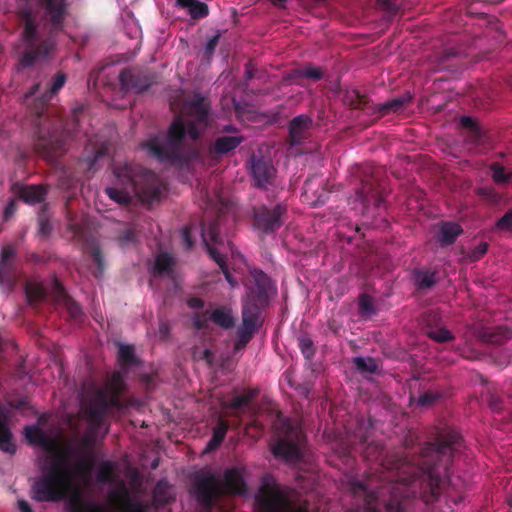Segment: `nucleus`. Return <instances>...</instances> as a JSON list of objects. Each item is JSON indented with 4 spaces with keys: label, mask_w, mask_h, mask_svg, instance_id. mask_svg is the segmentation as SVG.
<instances>
[{
    "label": "nucleus",
    "mask_w": 512,
    "mask_h": 512,
    "mask_svg": "<svg viewBox=\"0 0 512 512\" xmlns=\"http://www.w3.org/2000/svg\"><path fill=\"white\" fill-rule=\"evenodd\" d=\"M487 402H488L489 407L494 412H500L503 409V400L499 395H497L495 393L488 394Z\"/></svg>",
    "instance_id": "obj_62"
},
{
    "label": "nucleus",
    "mask_w": 512,
    "mask_h": 512,
    "mask_svg": "<svg viewBox=\"0 0 512 512\" xmlns=\"http://www.w3.org/2000/svg\"><path fill=\"white\" fill-rule=\"evenodd\" d=\"M460 126L467 130V139L473 144H479L482 140V130L477 122L470 116H461L459 120Z\"/></svg>",
    "instance_id": "obj_34"
},
{
    "label": "nucleus",
    "mask_w": 512,
    "mask_h": 512,
    "mask_svg": "<svg viewBox=\"0 0 512 512\" xmlns=\"http://www.w3.org/2000/svg\"><path fill=\"white\" fill-rule=\"evenodd\" d=\"M409 502L406 499L396 500L390 499L386 504V509L389 512H407Z\"/></svg>",
    "instance_id": "obj_56"
},
{
    "label": "nucleus",
    "mask_w": 512,
    "mask_h": 512,
    "mask_svg": "<svg viewBox=\"0 0 512 512\" xmlns=\"http://www.w3.org/2000/svg\"><path fill=\"white\" fill-rule=\"evenodd\" d=\"M354 365L360 372L376 373L379 370L378 362L374 358L356 357Z\"/></svg>",
    "instance_id": "obj_46"
},
{
    "label": "nucleus",
    "mask_w": 512,
    "mask_h": 512,
    "mask_svg": "<svg viewBox=\"0 0 512 512\" xmlns=\"http://www.w3.org/2000/svg\"><path fill=\"white\" fill-rule=\"evenodd\" d=\"M462 443L458 431L441 429L421 448L417 467L411 465L407 456L398 454L383 465L397 472V481L407 486L414 497L430 504L439 499L446 487L454 455Z\"/></svg>",
    "instance_id": "obj_1"
},
{
    "label": "nucleus",
    "mask_w": 512,
    "mask_h": 512,
    "mask_svg": "<svg viewBox=\"0 0 512 512\" xmlns=\"http://www.w3.org/2000/svg\"><path fill=\"white\" fill-rule=\"evenodd\" d=\"M54 463L40 465L42 475L31 487L32 498L38 502H60L75 492L69 501L68 512H107L98 502L81 499L72 481V470L68 466L69 453H57Z\"/></svg>",
    "instance_id": "obj_4"
},
{
    "label": "nucleus",
    "mask_w": 512,
    "mask_h": 512,
    "mask_svg": "<svg viewBox=\"0 0 512 512\" xmlns=\"http://www.w3.org/2000/svg\"><path fill=\"white\" fill-rule=\"evenodd\" d=\"M195 497L204 512H212L217 500L223 495H243L246 483L238 468L225 471L223 479L214 473L200 474L194 482Z\"/></svg>",
    "instance_id": "obj_6"
},
{
    "label": "nucleus",
    "mask_w": 512,
    "mask_h": 512,
    "mask_svg": "<svg viewBox=\"0 0 512 512\" xmlns=\"http://www.w3.org/2000/svg\"><path fill=\"white\" fill-rule=\"evenodd\" d=\"M298 347L306 360L311 361L314 358L316 349L312 339L306 336L299 337Z\"/></svg>",
    "instance_id": "obj_47"
},
{
    "label": "nucleus",
    "mask_w": 512,
    "mask_h": 512,
    "mask_svg": "<svg viewBox=\"0 0 512 512\" xmlns=\"http://www.w3.org/2000/svg\"><path fill=\"white\" fill-rule=\"evenodd\" d=\"M201 231L203 244L206 247L207 253L211 257V259H213L218 264L222 273L225 276V279L232 286H235L236 281L229 271L224 255H222L220 251L216 247H214V245H223L222 238L220 237L218 220L215 219L208 223L203 222Z\"/></svg>",
    "instance_id": "obj_12"
},
{
    "label": "nucleus",
    "mask_w": 512,
    "mask_h": 512,
    "mask_svg": "<svg viewBox=\"0 0 512 512\" xmlns=\"http://www.w3.org/2000/svg\"><path fill=\"white\" fill-rule=\"evenodd\" d=\"M40 6L44 9L51 28L53 31H60L63 29L64 21L68 16V1L67 0H38Z\"/></svg>",
    "instance_id": "obj_17"
},
{
    "label": "nucleus",
    "mask_w": 512,
    "mask_h": 512,
    "mask_svg": "<svg viewBox=\"0 0 512 512\" xmlns=\"http://www.w3.org/2000/svg\"><path fill=\"white\" fill-rule=\"evenodd\" d=\"M496 227L499 230L512 229V210L507 211L501 218L497 220Z\"/></svg>",
    "instance_id": "obj_60"
},
{
    "label": "nucleus",
    "mask_w": 512,
    "mask_h": 512,
    "mask_svg": "<svg viewBox=\"0 0 512 512\" xmlns=\"http://www.w3.org/2000/svg\"><path fill=\"white\" fill-rule=\"evenodd\" d=\"M255 502L256 512H308L304 508L295 509L288 496L276 484L262 485Z\"/></svg>",
    "instance_id": "obj_11"
},
{
    "label": "nucleus",
    "mask_w": 512,
    "mask_h": 512,
    "mask_svg": "<svg viewBox=\"0 0 512 512\" xmlns=\"http://www.w3.org/2000/svg\"><path fill=\"white\" fill-rule=\"evenodd\" d=\"M252 398V394L237 395L229 401L227 406L231 409L239 410L240 408L247 406L251 402Z\"/></svg>",
    "instance_id": "obj_51"
},
{
    "label": "nucleus",
    "mask_w": 512,
    "mask_h": 512,
    "mask_svg": "<svg viewBox=\"0 0 512 512\" xmlns=\"http://www.w3.org/2000/svg\"><path fill=\"white\" fill-rule=\"evenodd\" d=\"M52 297L55 304L64 308L71 319L81 320L83 316L81 306L68 295L64 286L57 279L53 281Z\"/></svg>",
    "instance_id": "obj_18"
},
{
    "label": "nucleus",
    "mask_w": 512,
    "mask_h": 512,
    "mask_svg": "<svg viewBox=\"0 0 512 512\" xmlns=\"http://www.w3.org/2000/svg\"><path fill=\"white\" fill-rule=\"evenodd\" d=\"M414 281L419 290H426L437 283L436 272L430 270L414 271Z\"/></svg>",
    "instance_id": "obj_35"
},
{
    "label": "nucleus",
    "mask_w": 512,
    "mask_h": 512,
    "mask_svg": "<svg viewBox=\"0 0 512 512\" xmlns=\"http://www.w3.org/2000/svg\"><path fill=\"white\" fill-rule=\"evenodd\" d=\"M154 81L155 77L151 72L134 67L125 68L119 74L120 86L124 92H144Z\"/></svg>",
    "instance_id": "obj_13"
},
{
    "label": "nucleus",
    "mask_w": 512,
    "mask_h": 512,
    "mask_svg": "<svg viewBox=\"0 0 512 512\" xmlns=\"http://www.w3.org/2000/svg\"><path fill=\"white\" fill-rule=\"evenodd\" d=\"M0 450L11 455L17 451L13 434L9 428V417L2 408H0Z\"/></svg>",
    "instance_id": "obj_24"
},
{
    "label": "nucleus",
    "mask_w": 512,
    "mask_h": 512,
    "mask_svg": "<svg viewBox=\"0 0 512 512\" xmlns=\"http://www.w3.org/2000/svg\"><path fill=\"white\" fill-rule=\"evenodd\" d=\"M439 398V395L432 392H425L419 397L418 403L421 406H429L433 404L437 399Z\"/></svg>",
    "instance_id": "obj_63"
},
{
    "label": "nucleus",
    "mask_w": 512,
    "mask_h": 512,
    "mask_svg": "<svg viewBox=\"0 0 512 512\" xmlns=\"http://www.w3.org/2000/svg\"><path fill=\"white\" fill-rule=\"evenodd\" d=\"M342 101L351 109L362 110L371 115L373 103L367 95L361 94L357 89H346L343 92Z\"/></svg>",
    "instance_id": "obj_23"
},
{
    "label": "nucleus",
    "mask_w": 512,
    "mask_h": 512,
    "mask_svg": "<svg viewBox=\"0 0 512 512\" xmlns=\"http://www.w3.org/2000/svg\"><path fill=\"white\" fill-rule=\"evenodd\" d=\"M458 56V52L454 48H446L437 53L434 58L436 61L435 68L437 70L449 67V61Z\"/></svg>",
    "instance_id": "obj_43"
},
{
    "label": "nucleus",
    "mask_w": 512,
    "mask_h": 512,
    "mask_svg": "<svg viewBox=\"0 0 512 512\" xmlns=\"http://www.w3.org/2000/svg\"><path fill=\"white\" fill-rule=\"evenodd\" d=\"M24 29L21 35L22 41L25 46L39 44L40 35L38 31V24L31 12L26 11L23 14Z\"/></svg>",
    "instance_id": "obj_28"
},
{
    "label": "nucleus",
    "mask_w": 512,
    "mask_h": 512,
    "mask_svg": "<svg viewBox=\"0 0 512 512\" xmlns=\"http://www.w3.org/2000/svg\"><path fill=\"white\" fill-rule=\"evenodd\" d=\"M250 172L255 185L266 189L274 184L277 171L269 158L253 154L250 158Z\"/></svg>",
    "instance_id": "obj_15"
},
{
    "label": "nucleus",
    "mask_w": 512,
    "mask_h": 512,
    "mask_svg": "<svg viewBox=\"0 0 512 512\" xmlns=\"http://www.w3.org/2000/svg\"><path fill=\"white\" fill-rule=\"evenodd\" d=\"M66 219L68 222L66 230L71 234L70 240L74 243L80 244L83 251L91 257L92 261L96 265V268L92 270L91 273L95 278H101L105 270V260L99 243L88 235L84 223L77 220V216L72 213L67 203Z\"/></svg>",
    "instance_id": "obj_8"
},
{
    "label": "nucleus",
    "mask_w": 512,
    "mask_h": 512,
    "mask_svg": "<svg viewBox=\"0 0 512 512\" xmlns=\"http://www.w3.org/2000/svg\"><path fill=\"white\" fill-rule=\"evenodd\" d=\"M437 319V314L432 312L427 314V336L437 343H447L453 341L455 336L450 330L446 329L445 327L432 325V321H436Z\"/></svg>",
    "instance_id": "obj_29"
},
{
    "label": "nucleus",
    "mask_w": 512,
    "mask_h": 512,
    "mask_svg": "<svg viewBox=\"0 0 512 512\" xmlns=\"http://www.w3.org/2000/svg\"><path fill=\"white\" fill-rule=\"evenodd\" d=\"M107 149L104 146H100L93 150L91 155H88L87 160L89 162V168L92 169L96 163L106 155Z\"/></svg>",
    "instance_id": "obj_59"
},
{
    "label": "nucleus",
    "mask_w": 512,
    "mask_h": 512,
    "mask_svg": "<svg viewBox=\"0 0 512 512\" xmlns=\"http://www.w3.org/2000/svg\"><path fill=\"white\" fill-rule=\"evenodd\" d=\"M312 125V119L302 114L294 117L289 123V137L293 145L301 143L306 138V132Z\"/></svg>",
    "instance_id": "obj_26"
},
{
    "label": "nucleus",
    "mask_w": 512,
    "mask_h": 512,
    "mask_svg": "<svg viewBox=\"0 0 512 512\" xmlns=\"http://www.w3.org/2000/svg\"><path fill=\"white\" fill-rule=\"evenodd\" d=\"M476 193L483 201L490 205H497L502 199L500 193L494 187H480L476 190Z\"/></svg>",
    "instance_id": "obj_42"
},
{
    "label": "nucleus",
    "mask_w": 512,
    "mask_h": 512,
    "mask_svg": "<svg viewBox=\"0 0 512 512\" xmlns=\"http://www.w3.org/2000/svg\"><path fill=\"white\" fill-rule=\"evenodd\" d=\"M211 103L200 93H193L184 101L185 121L177 116L171 122L166 134L150 137L143 148L163 163L183 168L200 159V152L186 145V137L197 141L210 124Z\"/></svg>",
    "instance_id": "obj_2"
},
{
    "label": "nucleus",
    "mask_w": 512,
    "mask_h": 512,
    "mask_svg": "<svg viewBox=\"0 0 512 512\" xmlns=\"http://www.w3.org/2000/svg\"><path fill=\"white\" fill-rule=\"evenodd\" d=\"M303 67V73L305 79H311L313 81H319L323 78L324 72L321 68L316 67L312 64H307Z\"/></svg>",
    "instance_id": "obj_53"
},
{
    "label": "nucleus",
    "mask_w": 512,
    "mask_h": 512,
    "mask_svg": "<svg viewBox=\"0 0 512 512\" xmlns=\"http://www.w3.org/2000/svg\"><path fill=\"white\" fill-rule=\"evenodd\" d=\"M305 79L303 73V67L292 69L285 75V80L291 84L303 86V80Z\"/></svg>",
    "instance_id": "obj_55"
},
{
    "label": "nucleus",
    "mask_w": 512,
    "mask_h": 512,
    "mask_svg": "<svg viewBox=\"0 0 512 512\" xmlns=\"http://www.w3.org/2000/svg\"><path fill=\"white\" fill-rule=\"evenodd\" d=\"M47 188L43 185H27L19 190V197L28 204H36L44 201Z\"/></svg>",
    "instance_id": "obj_32"
},
{
    "label": "nucleus",
    "mask_w": 512,
    "mask_h": 512,
    "mask_svg": "<svg viewBox=\"0 0 512 512\" xmlns=\"http://www.w3.org/2000/svg\"><path fill=\"white\" fill-rule=\"evenodd\" d=\"M26 298L29 304H35L46 297V292L41 285L27 284L25 287Z\"/></svg>",
    "instance_id": "obj_45"
},
{
    "label": "nucleus",
    "mask_w": 512,
    "mask_h": 512,
    "mask_svg": "<svg viewBox=\"0 0 512 512\" xmlns=\"http://www.w3.org/2000/svg\"><path fill=\"white\" fill-rule=\"evenodd\" d=\"M89 407L108 413L110 408H120L122 404L120 399L109 395L107 390L98 389Z\"/></svg>",
    "instance_id": "obj_30"
},
{
    "label": "nucleus",
    "mask_w": 512,
    "mask_h": 512,
    "mask_svg": "<svg viewBox=\"0 0 512 512\" xmlns=\"http://www.w3.org/2000/svg\"><path fill=\"white\" fill-rule=\"evenodd\" d=\"M94 467V460L89 457H82L78 461H76L74 468L70 469L72 470V478L76 475H82L87 476Z\"/></svg>",
    "instance_id": "obj_44"
},
{
    "label": "nucleus",
    "mask_w": 512,
    "mask_h": 512,
    "mask_svg": "<svg viewBox=\"0 0 512 512\" xmlns=\"http://www.w3.org/2000/svg\"><path fill=\"white\" fill-rule=\"evenodd\" d=\"M284 433L272 446V453L289 463H297L303 459L306 437L303 431L291 421L283 423Z\"/></svg>",
    "instance_id": "obj_10"
},
{
    "label": "nucleus",
    "mask_w": 512,
    "mask_h": 512,
    "mask_svg": "<svg viewBox=\"0 0 512 512\" xmlns=\"http://www.w3.org/2000/svg\"><path fill=\"white\" fill-rule=\"evenodd\" d=\"M379 6H381L384 10L391 14H395L397 12V6L393 3L392 0H377Z\"/></svg>",
    "instance_id": "obj_64"
},
{
    "label": "nucleus",
    "mask_w": 512,
    "mask_h": 512,
    "mask_svg": "<svg viewBox=\"0 0 512 512\" xmlns=\"http://www.w3.org/2000/svg\"><path fill=\"white\" fill-rule=\"evenodd\" d=\"M210 321L223 329H231L235 325L232 309L228 306H220L210 312Z\"/></svg>",
    "instance_id": "obj_31"
},
{
    "label": "nucleus",
    "mask_w": 512,
    "mask_h": 512,
    "mask_svg": "<svg viewBox=\"0 0 512 512\" xmlns=\"http://www.w3.org/2000/svg\"><path fill=\"white\" fill-rule=\"evenodd\" d=\"M488 243L485 241L480 242L477 246L472 248L468 253L470 261L475 262L480 260L488 251Z\"/></svg>",
    "instance_id": "obj_54"
},
{
    "label": "nucleus",
    "mask_w": 512,
    "mask_h": 512,
    "mask_svg": "<svg viewBox=\"0 0 512 512\" xmlns=\"http://www.w3.org/2000/svg\"><path fill=\"white\" fill-rule=\"evenodd\" d=\"M229 427L230 425L228 421L222 418L218 420L217 425L213 429L212 437L207 443V451H214L221 446L229 430Z\"/></svg>",
    "instance_id": "obj_33"
},
{
    "label": "nucleus",
    "mask_w": 512,
    "mask_h": 512,
    "mask_svg": "<svg viewBox=\"0 0 512 512\" xmlns=\"http://www.w3.org/2000/svg\"><path fill=\"white\" fill-rule=\"evenodd\" d=\"M87 413L90 425L94 430L99 429L104 424L107 412L89 407Z\"/></svg>",
    "instance_id": "obj_48"
},
{
    "label": "nucleus",
    "mask_w": 512,
    "mask_h": 512,
    "mask_svg": "<svg viewBox=\"0 0 512 512\" xmlns=\"http://www.w3.org/2000/svg\"><path fill=\"white\" fill-rule=\"evenodd\" d=\"M220 34L212 36L206 43L204 49V57L209 61L213 56L215 49L219 43Z\"/></svg>",
    "instance_id": "obj_58"
},
{
    "label": "nucleus",
    "mask_w": 512,
    "mask_h": 512,
    "mask_svg": "<svg viewBox=\"0 0 512 512\" xmlns=\"http://www.w3.org/2000/svg\"><path fill=\"white\" fill-rule=\"evenodd\" d=\"M188 12H189L191 18H193V19H202V18L206 17L209 14V8H208L207 4L197 0L195 2V5H193L188 10Z\"/></svg>",
    "instance_id": "obj_50"
},
{
    "label": "nucleus",
    "mask_w": 512,
    "mask_h": 512,
    "mask_svg": "<svg viewBox=\"0 0 512 512\" xmlns=\"http://www.w3.org/2000/svg\"><path fill=\"white\" fill-rule=\"evenodd\" d=\"M52 48L49 40H42L39 44L25 46V50L20 57L19 64L23 68L34 65L38 60L45 58Z\"/></svg>",
    "instance_id": "obj_21"
},
{
    "label": "nucleus",
    "mask_w": 512,
    "mask_h": 512,
    "mask_svg": "<svg viewBox=\"0 0 512 512\" xmlns=\"http://www.w3.org/2000/svg\"><path fill=\"white\" fill-rule=\"evenodd\" d=\"M411 99V95L406 93L385 103L379 105L373 104L371 115L378 114L379 116H385L390 113H398L404 109V107L411 101Z\"/></svg>",
    "instance_id": "obj_27"
},
{
    "label": "nucleus",
    "mask_w": 512,
    "mask_h": 512,
    "mask_svg": "<svg viewBox=\"0 0 512 512\" xmlns=\"http://www.w3.org/2000/svg\"><path fill=\"white\" fill-rule=\"evenodd\" d=\"M289 384H290L291 387H293L297 391V393L300 396H302V397H304L306 399L309 397V395H310V393L312 391V388H313V384L311 382H309V381H306V382H303V383H299L297 385H293L291 383V381H289Z\"/></svg>",
    "instance_id": "obj_61"
},
{
    "label": "nucleus",
    "mask_w": 512,
    "mask_h": 512,
    "mask_svg": "<svg viewBox=\"0 0 512 512\" xmlns=\"http://www.w3.org/2000/svg\"><path fill=\"white\" fill-rule=\"evenodd\" d=\"M489 169L492 180L498 185H505L512 180V172L499 162L490 164Z\"/></svg>",
    "instance_id": "obj_38"
},
{
    "label": "nucleus",
    "mask_w": 512,
    "mask_h": 512,
    "mask_svg": "<svg viewBox=\"0 0 512 512\" xmlns=\"http://www.w3.org/2000/svg\"><path fill=\"white\" fill-rule=\"evenodd\" d=\"M125 389V384L122 375L119 372H115L110 377L106 387L103 390H107L109 395L120 399L121 393Z\"/></svg>",
    "instance_id": "obj_40"
},
{
    "label": "nucleus",
    "mask_w": 512,
    "mask_h": 512,
    "mask_svg": "<svg viewBox=\"0 0 512 512\" xmlns=\"http://www.w3.org/2000/svg\"><path fill=\"white\" fill-rule=\"evenodd\" d=\"M16 250L12 245L2 248L0 257V285L12 289L18 278V268L14 261Z\"/></svg>",
    "instance_id": "obj_16"
},
{
    "label": "nucleus",
    "mask_w": 512,
    "mask_h": 512,
    "mask_svg": "<svg viewBox=\"0 0 512 512\" xmlns=\"http://www.w3.org/2000/svg\"><path fill=\"white\" fill-rule=\"evenodd\" d=\"M174 259L168 253H161L156 256L154 273L157 275H171L173 273Z\"/></svg>",
    "instance_id": "obj_37"
},
{
    "label": "nucleus",
    "mask_w": 512,
    "mask_h": 512,
    "mask_svg": "<svg viewBox=\"0 0 512 512\" xmlns=\"http://www.w3.org/2000/svg\"><path fill=\"white\" fill-rule=\"evenodd\" d=\"M462 234L463 228L460 224L452 221H443L440 223L437 241L440 247H447L453 245Z\"/></svg>",
    "instance_id": "obj_25"
},
{
    "label": "nucleus",
    "mask_w": 512,
    "mask_h": 512,
    "mask_svg": "<svg viewBox=\"0 0 512 512\" xmlns=\"http://www.w3.org/2000/svg\"><path fill=\"white\" fill-rule=\"evenodd\" d=\"M52 232V225L47 214V206L43 205L38 215V234L42 238H49Z\"/></svg>",
    "instance_id": "obj_41"
},
{
    "label": "nucleus",
    "mask_w": 512,
    "mask_h": 512,
    "mask_svg": "<svg viewBox=\"0 0 512 512\" xmlns=\"http://www.w3.org/2000/svg\"><path fill=\"white\" fill-rule=\"evenodd\" d=\"M472 331L474 336L488 344H502L512 337V330L503 326L474 325Z\"/></svg>",
    "instance_id": "obj_20"
},
{
    "label": "nucleus",
    "mask_w": 512,
    "mask_h": 512,
    "mask_svg": "<svg viewBox=\"0 0 512 512\" xmlns=\"http://www.w3.org/2000/svg\"><path fill=\"white\" fill-rule=\"evenodd\" d=\"M374 312V305L372 298L367 295L363 294L359 298V313L360 315H370Z\"/></svg>",
    "instance_id": "obj_52"
},
{
    "label": "nucleus",
    "mask_w": 512,
    "mask_h": 512,
    "mask_svg": "<svg viewBox=\"0 0 512 512\" xmlns=\"http://www.w3.org/2000/svg\"><path fill=\"white\" fill-rule=\"evenodd\" d=\"M243 141H244V137L240 136V135L220 136L215 140L214 144L209 148V155L212 158H217V157L226 155L229 152L235 150Z\"/></svg>",
    "instance_id": "obj_22"
},
{
    "label": "nucleus",
    "mask_w": 512,
    "mask_h": 512,
    "mask_svg": "<svg viewBox=\"0 0 512 512\" xmlns=\"http://www.w3.org/2000/svg\"><path fill=\"white\" fill-rule=\"evenodd\" d=\"M254 286L247 289L245 298L242 300V321L259 324L262 311L268 305L270 294L275 287L270 277L263 271L255 269L251 272Z\"/></svg>",
    "instance_id": "obj_7"
},
{
    "label": "nucleus",
    "mask_w": 512,
    "mask_h": 512,
    "mask_svg": "<svg viewBox=\"0 0 512 512\" xmlns=\"http://www.w3.org/2000/svg\"><path fill=\"white\" fill-rule=\"evenodd\" d=\"M210 320V313L208 311L206 312H199L194 315L193 318V324L196 329H205L208 326V321Z\"/></svg>",
    "instance_id": "obj_57"
},
{
    "label": "nucleus",
    "mask_w": 512,
    "mask_h": 512,
    "mask_svg": "<svg viewBox=\"0 0 512 512\" xmlns=\"http://www.w3.org/2000/svg\"><path fill=\"white\" fill-rule=\"evenodd\" d=\"M24 433L29 444L40 446L52 454V458H54L57 453H69L67 449L60 450L56 440L47 435L38 426H27Z\"/></svg>",
    "instance_id": "obj_19"
},
{
    "label": "nucleus",
    "mask_w": 512,
    "mask_h": 512,
    "mask_svg": "<svg viewBox=\"0 0 512 512\" xmlns=\"http://www.w3.org/2000/svg\"><path fill=\"white\" fill-rule=\"evenodd\" d=\"M286 212V206L281 203L273 208L263 205L254 213L255 226L266 234L275 232L283 225L282 216Z\"/></svg>",
    "instance_id": "obj_14"
},
{
    "label": "nucleus",
    "mask_w": 512,
    "mask_h": 512,
    "mask_svg": "<svg viewBox=\"0 0 512 512\" xmlns=\"http://www.w3.org/2000/svg\"><path fill=\"white\" fill-rule=\"evenodd\" d=\"M66 80V74L58 72L45 92L30 106L38 137L35 150L46 159H52L63 151L66 139L73 136L78 126L76 116L81 108L73 109L72 118L65 120L58 108L48 105L52 97L65 85Z\"/></svg>",
    "instance_id": "obj_3"
},
{
    "label": "nucleus",
    "mask_w": 512,
    "mask_h": 512,
    "mask_svg": "<svg viewBox=\"0 0 512 512\" xmlns=\"http://www.w3.org/2000/svg\"><path fill=\"white\" fill-rule=\"evenodd\" d=\"M379 173L380 170L367 168L360 187L356 189L353 209L362 215L368 214L372 208H379L383 202V188Z\"/></svg>",
    "instance_id": "obj_9"
},
{
    "label": "nucleus",
    "mask_w": 512,
    "mask_h": 512,
    "mask_svg": "<svg viewBox=\"0 0 512 512\" xmlns=\"http://www.w3.org/2000/svg\"><path fill=\"white\" fill-rule=\"evenodd\" d=\"M259 324L250 323L249 321H242V325L237 330L238 343L242 345H246L254 336L257 331Z\"/></svg>",
    "instance_id": "obj_39"
},
{
    "label": "nucleus",
    "mask_w": 512,
    "mask_h": 512,
    "mask_svg": "<svg viewBox=\"0 0 512 512\" xmlns=\"http://www.w3.org/2000/svg\"><path fill=\"white\" fill-rule=\"evenodd\" d=\"M116 178L114 187H107L106 194L120 205H129L133 199L151 203L160 198L163 184L151 170L135 163L113 165Z\"/></svg>",
    "instance_id": "obj_5"
},
{
    "label": "nucleus",
    "mask_w": 512,
    "mask_h": 512,
    "mask_svg": "<svg viewBox=\"0 0 512 512\" xmlns=\"http://www.w3.org/2000/svg\"><path fill=\"white\" fill-rule=\"evenodd\" d=\"M97 480L103 484L110 483L113 480V467L111 463L104 462L101 465L97 473Z\"/></svg>",
    "instance_id": "obj_49"
},
{
    "label": "nucleus",
    "mask_w": 512,
    "mask_h": 512,
    "mask_svg": "<svg viewBox=\"0 0 512 512\" xmlns=\"http://www.w3.org/2000/svg\"><path fill=\"white\" fill-rule=\"evenodd\" d=\"M118 359L123 368H130L139 364L133 345L121 344L119 346Z\"/></svg>",
    "instance_id": "obj_36"
}]
</instances>
